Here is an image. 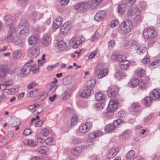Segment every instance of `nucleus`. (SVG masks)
I'll use <instances>...</instances> for the list:
<instances>
[{
	"label": "nucleus",
	"instance_id": "f257e3e1",
	"mask_svg": "<svg viewBox=\"0 0 160 160\" xmlns=\"http://www.w3.org/2000/svg\"><path fill=\"white\" fill-rule=\"evenodd\" d=\"M15 29H9L5 38L6 41L8 43H12L19 48H23L25 46V41L15 34Z\"/></svg>",
	"mask_w": 160,
	"mask_h": 160
},
{
	"label": "nucleus",
	"instance_id": "f03ea898",
	"mask_svg": "<svg viewBox=\"0 0 160 160\" xmlns=\"http://www.w3.org/2000/svg\"><path fill=\"white\" fill-rule=\"evenodd\" d=\"M133 27L132 21L127 19L121 22L118 27V31L121 34L125 35L130 32L132 30Z\"/></svg>",
	"mask_w": 160,
	"mask_h": 160
},
{
	"label": "nucleus",
	"instance_id": "7ed1b4c3",
	"mask_svg": "<svg viewBox=\"0 0 160 160\" xmlns=\"http://www.w3.org/2000/svg\"><path fill=\"white\" fill-rule=\"evenodd\" d=\"M29 27L28 22L24 18H22L15 31L21 36L27 35L29 33Z\"/></svg>",
	"mask_w": 160,
	"mask_h": 160
},
{
	"label": "nucleus",
	"instance_id": "20e7f679",
	"mask_svg": "<svg viewBox=\"0 0 160 160\" xmlns=\"http://www.w3.org/2000/svg\"><path fill=\"white\" fill-rule=\"evenodd\" d=\"M158 34L157 30L152 28H145L143 30V35L144 37L148 39L155 38Z\"/></svg>",
	"mask_w": 160,
	"mask_h": 160
},
{
	"label": "nucleus",
	"instance_id": "39448f33",
	"mask_svg": "<svg viewBox=\"0 0 160 160\" xmlns=\"http://www.w3.org/2000/svg\"><path fill=\"white\" fill-rule=\"evenodd\" d=\"M108 73L107 69L105 68L101 64H98L94 71V73L96 75L98 79H101L106 76Z\"/></svg>",
	"mask_w": 160,
	"mask_h": 160
},
{
	"label": "nucleus",
	"instance_id": "423d86ee",
	"mask_svg": "<svg viewBox=\"0 0 160 160\" xmlns=\"http://www.w3.org/2000/svg\"><path fill=\"white\" fill-rule=\"evenodd\" d=\"M142 12L137 6L134 5L130 6L127 10L126 16L129 18H132L133 16L141 14Z\"/></svg>",
	"mask_w": 160,
	"mask_h": 160
},
{
	"label": "nucleus",
	"instance_id": "0eeeda50",
	"mask_svg": "<svg viewBox=\"0 0 160 160\" xmlns=\"http://www.w3.org/2000/svg\"><path fill=\"white\" fill-rule=\"evenodd\" d=\"M118 102L117 101L114 100H111L107 109L108 114L110 113L111 115H113L114 111L118 108Z\"/></svg>",
	"mask_w": 160,
	"mask_h": 160
},
{
	"label": "nucleus",
	"instance_id": "6e6552de",
	"mask_svg": "<svg viewBox=\"0 0 160 160\" xmlns=\"http://www.w3.org/2000/svg\"><path fill=\"white\" fill-rule=\"evenodd\" d=\"M92 126V123L90 122L82 123L79 126V132L82 133H85L90 130Z\"/></svg>",
	"mask_w": 160,
	"mask_h": 160
},
{
	"label": "nucleus",
	"instance_id": "1a4fd4ad",
	"mask_svg": "<svg viewBox=\"0 0 160 160\" xmlns=\"http://www.w3.org/2000/svg\"><path fill=\"white\" fill-rule=\"evenodd\" d=\"M39 52V48L37 46H34L29 49L28 51V54L30 57L34 58L38 55Z\"/></svg>",
	"mask_w": 160,
	"mask_h": 160
},
{
	"label": "nucleus",
	"instance_id": "9d476101",
	"mask_svg": "<svg viewBox=\"0 0 160 160\" xmlns=\"http://www.w3.org/2000/svg\"><path fill=\"white\" fill-rule=\"evenodd\" d=\"M71 27L70 22H66L61 26L60 29V33L62 34L67 33L70 30Z\"/></svg>",
	"mask_w": 160,
	"mask_h": 160
},
{
	"label": "nucleus",
	"instance_id": "9b49d317",
	"mask_svg": "<svg viewBox=\"0 0 160 160\" xmlns=\"http://www.w3.org/2000/svg\"><path fill=\"white\" fill-rule=\"evenodd\" d=\"M14 18L10 15H7L4 18V21L6 27L10 28L13 24Z\"/></svg>",
	"mask_w": 160,
	"mask_h": 160
},
{
	"label": "nucleus",
	"instance_id": "f8f14e48",
	"mask_svg": "<svg viewBox=\"0 0 160 160\" xmlns=\"http://www.w3.org/2000/svg\"><path fill=\"white\" fill-rule=\"evenodd\" d=\"M118 89L115 86L109 87L107 90L108 96L111 98H113L116 96L118 93Z\"/></svg>",
	"mask_w": 160,
	"mask_h": 160
},
{
	"label": "nucleus",
	"instance_id": "ddd939ff",
	"mask_svg": "<svg viewBox=\"0 0 160 160\" xmlns=\"http://www.w3.org/2000/svg\"><path fill=\"white\" fill-rule=\"evenodd\" d=\"M43 16V13L35 11L32 14L30 19L33 23H35L36 21L39 20Z\"/></svg>",
	"mask_w": 160,
	"mask_h": 160
},
{
	"label": "nucleus",
	"instance_id": "4468645a",
	"mask_svg": "<svg viewBox=\"0 0 160 160\" xmlns=\"http://www.w3.org/2000/svg\"><path fill=\"white\" fill-rule=\"evenodd\" d=\"M106 12L103 10L98 11L94 16V18L97 21L99 22L103 20L106 17Z\"/></svg>",
	"mask_w": 160,
	"mask_h": 160
},
{
	"label": "nucleus",
	"instance_id": "2eb2a0df",
	"mask_svg": "<svg viewBox=\"0 0 160 160\" xmlns=\"http://www.w3.org/2000/svg\"><path fill=\"white\" fill-rule=\"evenodd\" d=\"M150 97L155 101L160 100V89L153 90L150 93Z\"/></svg>",
	"mask_w": 160,
	"mask_h": 160
},
{
	"label": "nucleus",
	"instance_id": "dca6fc26",
	"mask_svg": "<svg viewBox=\"0 0 160 160\" xmlns=\"http://www.w3.org/2000/svg\"><path fill=\"white\" fill-rule=\"evenodd\" d=\"M23 77H25L28 75L32 69L31 64L29 63L25 64L22 68Z\"/></svg>",
	"mask_w": 160,
	"mask_h": 160
},
{
	"label": "nucleus",
	"instance_id": "f3484780",
	"mask_svg": "<svg viewBox=\"0 0 160 160\" xmlns=\"http://www.w3.org/2000/svg\"><path fill=\"white\" fill-rule=\"evenodd\" d=\"M136 50L137 53L142 55L146 51V45L144 44H138L136 47Z\"/></svg>",
	"mask_w": 160,
	"mask_h": 160
},
{
	"label": "nucleus",
	"instance_id": "a211bd4d",
	"mask_svg": "<svg viewBox=\"0 0 160 160\" xmlns=\"http://www.w3.org/2000/svg\"><path fill=\"white\" fill-rule=\"evenodd\" d=\"M118 151V149L116 147L111 148L107 153V157L109 159L112 158L116 155Z\"/></svg>",
	"mask_w": 160,
	"mask_h": 160
},
{
	"label": "nucleus",
	"instance_id": "6ab92c4d",
	"mask_svg": "<svg viewBox=\"0 0 160 160\" xmlns=\"http://www.w3.org/2000/svg\"><path fill=\"white\" fill-rule=\"evenodd\" d=\"M23 144L31 147H35L37 145V142L33 139H26L23 142Z\"/></svg>",
	"mask_w": 160,
	"mask_h": 160
},
{
	"label": "nucleus",
	"instance_id": "aec40b11",
	"mask_svg": "<svg viewBox=\"0 0 160 160\" xmlns=\"http://www.w3.org/2000/svg\"><path fill=\"white\" fill-rule=\"evenodd\" d=\"M62 22V18L58 17H57L55 20L53 22L52 27L54 29H57L61 25Z\"/></svg>",
	"mask_w": 160,
	"mask_h": 160
},
{
	"label": "nucleus",
	"instance_id": "412c9836",
	"mask_svg": "<svg viewBox=\"0 0 160 160\" xmlns=\"http://www.w3.org/2000/svg\"><path fill=\"white\" fill-rule=\"evenodd\" d=\"M51 40V38L50 35L47 34H45L42 38V42L44 46H48L50 43Z\"/></svg>",
	"mask_w": 160,
	"mask_h": 160
},
{
	"label": "nucleus",
	"instance_id": "4be33fe9",
	"mask_svg": "<svg viewBox=\"0 0 160 160\" xmlns=\"http://www.w3.org/2000/svg\"><path fill=\"white\" fill-rule=\"evenodd\" d=\"M37 151L43 154H48L49 153L50 148L46 146H41L37 148Z\"/></svg>",
	"mask_w": 160,
	"mask_h": 160
},
{
	"label": "nucleus",
	"instance_id": "5701e85b",
	"mask_svg": "<svg viewBox=\"0 0 160 160\" xmlns=\"http://www.w3.org/2000/svg\"><path fill=\"white\" fill-rule=\"evenodd\" d=\"M103 132L100 130L90 132L89 134V137L91 139H94L102 135Z\"/></svg>",
	"mask_w": 160,
	"mask_h": 160
},
{
	"label": "nucleus",
	"instance_id": "b1692460",
	"mask_svg": "<svg viewBox=\"0 0 160 160\" xmlns=\"http://www.w3.org/2000/svg\"><path fill=\"white\" fill-rule=\"evenodd\" d=\"M58 49L60 51H63L67 47L65 42L63 40H61L58 42L57 44Z\"/></svg>",
	"mask_w": 160,
	"mask_h": 160
},
{
	"label": "nucleus",
	"instance_id": "393cba45",
	"mask_svg": "<svg viewBox=\"0 0 160 160\" xmlns=\"http://www.w3.org/2000/svg\"><path fill=\"white\" fill-rule=\"evenodd\" d=\"M73 80V77L69 75L63 78L62 83L64 85H68L71 83Z\"/></svg>",
	"mask_w": 160,
	"mask_h": 160
},
{
	"label": "nucleus",
	"instance_id": "a878e982",
	"mask_svg": "<svg viewBox=\"0 0 160 160\" xmlns=\"http://www.w3.org/2000/svg\"><path fill=\"white\" fill-rule=\"evenodd\" d=\"M115 128L112 124H108L105 127V132L106 133H111L115 129Z\"/></svg>",
	"mask_w": 160,
	"mask_h": 160
},
{
	"label": "nucleus",
	"instance_id": "bb28decb",
	"mask_svg": "<svg viewBox=\"0 0 160 160\" xmlns=\"http://www.w3.org/2000/svg\"><path fill=\"white\" fill-rule=\"evenodd\" d=\"M137 43L136 40L132 39L126 42L124 45L127 48H130L133 46L135 45Z\"/></svg>",
	"mask_w": 160,
	"mask_h": 160
},
{
	"label": "nucleus",
	"instance_id": "cd10ccee",
	"mask_svg": "<svg viewBox=\"0 0 160 160\" xmlns=\"http://www.w3.org/2000/svg\"><path fill=\"white\" fill-rule=\"evenodd\" d=\"M82 151V148L81 147H78L75 148L71 151V153L75 156H78L81 154Z\"/></svg>",
	"mask_w": 160,
	"mask_h": 160
},
{
	"label": "nucleus",
	"instance_id": "c85d7f7f",
	"mask_svg": "<svg viewBox=\"0 0 160 160\" xmlns=\"http://www.w3.org/2000/svg\"><path fill=\"white\" fill-rule=\"evenodd\" d=\"M103 0H92L90 5V7L92 9L96 8Z\"/></svg>",
	"mask_w": 160,
	"mask_h": 160
},
{
	"label": "nucleus",
	"instance_id": "c756f323",
	"mask_svg": "<svg viewBox=\"0 0 160 160\" xmlns=\"http://www.w3.org/2000/svg\"><path fill=\"white\" fill-rule=\"evenodd\" d=\"M95 99L97 101H103L105 98V96L104 95L102 92H97L95 94Z\"/></svg>",
	"mask_w": 160,
	"mask_h": 160
},
{
	"label": "nucleus",
	"instance_id": "7c9ffc66",
	"mask_svg": "<svg viewBox=\"0 0 160 160\" xmlns=\"http://www.w3.org/2000/svg\"><path fill=\"white\" fill-rule=\"evenodd\" d=\"M130 63V62L129 61L122 62H120L119 66L122 69L125 70L129 67Z\"/></svg>",
	"mask_w": 160,
	"mask_h": 160
},
{
	"label": "nucleus",
	"instance_id": "2f4dec72",
	"mask_svg": "<svg viewBox=\"0 0 160 160\" xmlns=\"http://www.w3.org/2000/svg\"><path fill=\"white\" fill-rule=\"evenodd\" d=\"M115 77L117 79L120 80L126 76V74L121 71H119L115 74Z\"/></svg>",
	"mask_w": 160,
	"mask_h": 160
},
{
	"label": "nucleus",
	"instance_id": "473e14b6",
	"mask_svg": "<svg viewBox=\"0 0 160 160\" xmlns=\"http://www.w3.org/2000/svg\"><path fill=\"white\" fill-rule=\"evenodd\" d=\"M55 81L52 82L49 84L50 90L52 92H55L57 88V86L56 85L55 83L58 82V80L55 78Z\"/></svg>",
	"mask_w": 160,
	"mask_h": 160
},
{
	"label": "nucleus",
	"instance_id": "72a5a7b5",
	"mask_svg": "<svg viewBox=\"0 0 160 160\" xmlns=\"http://www.w3.org/2000/svg\"><path fill=\"white\" fill-rule=\"evenodd\" d=\"M126 5L125 3H121L118 6V12L119 14L124 13L125 11Z\"/></svg>",
	"mask_w": 160,
	"mask_h": 160
},
{
	"label": "nucleus",
	"instance_id": "f704fd0d",
	"mask_svg": "<svg viewBox=\"0 0 160 160\" xmlns=\"http://www.w3.org/2000/svg\"><path fill=\"white\" fill-rule=\"evenodd\" d=\"M143 16L141 14L135 16L133 22L135 23H139L143 21Z\"/></svg>",
	"mask_w": 160,
	"mask_h": 160
},
{
	"label": "nucleus",
	"instance_id": "c9c22d12",
	"mask_svg": "<svg viewBox=\"0 0 160 160\" xmlns=\"http://www.w3.org/2000/svg\"><path fill=\"white\" fill-rule=\"evenodd\" d=\"M138 80L136 78L132 79L128 83V86L131 88L135 87L138 84Z\"/></svg>",
	"mask_w": 160,
	"mask_h": 160
},
{
	"label": "nucleus",
	"instance_id": "e433bc0d",
	"mask_svg": "<svg viewBox=\"0 0 160 160\" xmlns=\"http://www.w3.org/2000/svg\"><path fill=\"white\" fill-rule=\"evenodd\" d=\"M28 40L29 44L31 45H35L37 42L36 38L34 36H30L28 38Z\"/></svg>",
	"mask_w": 160,
	"mask_h": 160
},
{
	"label": "nucleus",
	"instance_id": "4c0bfd02",
	"mask_svg": "<svg viewBox=\"0 0 160 160\" xmlns=\"http://www.w3.org/2000/svg\"><path fill=\"white\" fill-rule=\"evenodd\" d=\"M80 12H82L85 11L89 6V4L86 2L79 3Z\"/></svg>",
	"mask_w": 160,
	"mask_h": 160
},
{
	"label": "nucleus",
	"instance_id": "58836bf2",
	"mask_svg": "<svg viewBox=\"0 0 160 160\" xmlns=\"http://www.w3.org/2000/svg\"><path fill=\"white\" fill-rule=\"evenodd\" d=\"M137 75L139 77H143L145 74V70L142 68H139L136 71Z\"/></svg>",
	"mask_w": 160,
	"mask_h": 160
},
{
	"label": "nucleus",
	"instance_id": "ea45409f",
	"mask_svg": "<svg viewBox=\"0 0 160 160\" xmlns=\"http://www.w3.org/2000/svg\"><path fill=\"white\" fill-rule=\"evenodd\" d=\"M141 104L138 102H135L131 104L130 107L132 109H135L137 111V112H139V110L138 109L141 107Z\"/></svg>",
	"mask_w": 160,
	"mask_h": 160
},
{
	"label": "nucleus",
	"instance_id": "a19ab883",
	"mask_svg": "<svg viewBox=\"0 0 160 160\" xmlns=\"http://www.w3.org/2000/svg\"><path fill=\"white\" fill-rule=\"evenodd\" d=\"M78 118L77 117L75 116H73L71 120V124L69 126L70 127H72V126L76 125L78 122Z\"/></svg>",
	"mask_w": 160,
	"mask_h": 160
},
{
	"label": "nucleus",
	"instance_id": "79ce46f5",
	"mask_svg": "<svg viewBox=\"0 0 160 160\" xmlns=\"http://www.w3.org/2000/svg\"><path fill=\"white\" fill-rule=\"evenodd\" d=\"M105 106L104 103H97L94 105V108L96 110L102 109Z\"/></svg>",
	"mask_w": 160,
	"mask_h": 160
},
{
	"label": "nucleus",
	"instance_id": "37998d69",
	"mask_svg": "<svg viewBox=\"0 0 160 160\" xmlns=\"http://www.w3.org/2000/svg\"><path fill=\"white\" fill-rule=\"evenodd\" d=\"M93 145V142L92 141H86L84 142V148L88 149L92 148Z\"/></svg>",
	"mask_w": 160,
	"mask_h": 160
},
{
	"label": "nucleus",
	"instance_id": "c03bdc74",
	"mask_svg": "<svg viewBox=\"0 0 160 160\" xmlns=\"http://www.w3.org/2000/svg\"><path fill=\"white\" fill-rule=\"evenodd\" d=\"M72 142L74 144H78L82 143L83 140L80 138L73 137L72 138Z\"/></svg>",
	"mask_w": 160,
	"mask_h": 160
},
{
	"label": "nucleus",
	"instance_id": "a18cd8bd",
	"mask_svg": "<svg viewBox=\"0 0 160 160\" xmlns=\"http://www.w3.org/2000/svg\"><path fill=\"white\" fill-rule=\"evenodd\" d=\"M134 155L135 152L134 151L131 150L127 153L126 155V158L128 159H131L134 158Z\"/></svg>",
	"mask_w": 160,
	"mask_h": 160
},
{
	"label": "nucleus",
	"instance_id": "49530a36",
	"mask_svg": "<svg viewBox=\"0 0 160 160\" xmlns=\"http://www.w3.org/2000/svg\"><path fill=\"white\" fill-rule=\"evenodd\" d=\"M96 83V81L94 79H91L87 82V87H91L92 89V87L95 85Z\"/></svg>",
	"mask_w": 160,
	"mask_h": 160
},
{
	"label": "nucleus",
	"instance_id": "de8ad7c7",
	"mask_svg": "<svg viewBox=\"0 0 160 160\" xmlns=\"http://www.w3.org/2000/svg\"><path fill=\"white\" fill-rule=\"evenodd\" d=\"M7 71L5 68L4 66H2L0 68V77H4L6 74Z\"/></svg>",
	"mask_w": 160,
	"mask_h": 160
},
{
	"label": "nucleus",
	"instance_id": "09e8293b",
	"mask_svg": "<svg viewBox=\"0 0 160 160\" xmlns=\"http://www.w3.org/2000/svg\"><path fill=\"white\" fill-rule=\"evenodd\" d=\"M144 104L145 106H148L151 105L152 102V100L148 97H146L144 99Z\"/></svg>",
	"mask_w": 160,
	"mask_h": 160
},
{
	"label": "nucleus",
	"instance_id": "8fccbe9b",
	"mask_svg": "<svg viewBox=\"0 0 160 160\" xmlns=\"http://www.w3.org/2000/svg\"><path fill=\"white\" fill-rule=\"evenodd\" d=\"M85 90L87 91L88 93V97L90 96L91 95H93L94 94V91L91 87H87L85 88Z\"/></svg>",
	"mask_w": 160,
	"mask_h": 160
},
{
	"label": "nucleus",
	"instance_id": "3c124183",
	"mask_svg": "<svg viewBox=\"0 0 160 160\" xmlns=\"http://www.w3.org/2000/svg\"><path fill=\"white\" fill-rule=\"evenodd\" d=\"M131 135V132L128 130L125 131L122 134V138H128Z\"/></svg>",
	"mask_w": 160,
	"mask_h": 160
},
{
	"label": "nucleus",
	"instance_id": "603ef678",
	"mask_svg": "<svg viewBox=\"0 0 160 160\" xmlns=\"http://www.w3.org/2000/svg\"><path fill=\"white\" fill-rule=\"evenodd\" d=\"M138 84L139 88L142 89H144L146 88V83L145 82L142 80H138Z\"/></svg>",
	"mask_w": 160,
	"mask_h": 160
},
{
	"label": "nucleus",
	"instance_id": "864d4df0",
	"mask_svg": "<svg viewBox=\"0 0 160 160\" xmlns=\"http://www.w3.org/2000/svg\"><path fill=\"white\" fill-rule=\"evenodd\" d=\"M119 23V21L118 19H115L112 21L110 23V27L113 28L117 26Z\"/></svg>",
	"mask_w": 160,
	"mask_h": 160
},
{
	"label": "nucleus",
	"instance_id": "5fc2aeb1",
	"mask_svg": "<svg viewBox=\"0 0 160 160\" xmlns=\"http://www.w3.org/2000/svg\"><path fill=\"white\" fill-rule=\"evenodd\" d=\"M160 63V60H157L151 63L149 65V67H150V68L152 69L154 68V67H153V66L157 67V66L159 65Z\"/></svg>",
	"mask_w": 160,
	"mask_h": 160
},
{
	"label": "nucleus",
	"instance_id": "6e6d98bb",
	"mask_svg": "<svg viewBox=\"0 0 160 160\" xmlns=\"http://www.w3.org/2000/svg\"><path fill=\"white\" fill-rule=\"evenodd\" d=\"M122 123V120L121 119H119L114 120L112 124L114 126L115 128L118 127Z\"/></svg>",
	"mask_w": 160,
	"mask_h": 160
},
{
	"label": "nucleus",
	"instance_id": "4d7b16f0",
	"mask_svg": "<svg viewBox=\"0 0 160 160\" xmlns=\"http://www.w3.org/2000/svg\"><path fill=\"white\" fill-rule=\"evenodd\" d=\"M99 33L97 32H95L91 36V40L92 42H94L97 40L99 38Z\"/></svg>",
	"mask_w": 160,
	"mask_h": 160
},
{
	"label": "nucleus",
	"instance_id": "13d9d810",
	"mask_svg": "<svg viewBox=\"0 0 160 160\" xmlns=\"http://www.w3.org/2000/svg\"><path fill=\"white\" fill-rule=\"evenodd\" d=\"M127 57L124 55H122V54L118 55V61L120 62H125V61H128L126 60Z\"/></svg>",
	"mask_w": 160,
	"mask_h": 160
},
{
	"label": "nucleus",
	"instance_id": "bf43d9fd",
	"mask_svg": "<svg viewBox=\"0 0 160 160\" xmlns=\"http://www.w3.org/2000/svg\"><path fill=\"white\" fill-rule=\"evenodd\" d=\"M14 72L16 73V75L18 77H23L22 72V69L20 68H17L15 69Z\"/></svg>",
	"mask_w": 160,
	"mask_h": 160
},
{
	"label": "nucleus",
	"instance_id": "052dcab7",
	"mask_svg": "<svg viewBox=\"0 0 160 160\" xmlns=\"http://www.w3.org/2000/svg\"><path fill=\"white\" fill-rule=\"evenodd\" d=\"M13 136V133L12 132H9L7 135H5L4 138L7 140L9 142L11 140Z\"/></svg>",
	"mask_w": 160,
	"mask_h": 160
},
{
	"label": "nucleus",
	"instance_id": "680f3d73",
	"mask_svg": "<svg viewBox=\"0 0 160 160\" xmlns=\"http://www.w3.org/2000/svg\"><path fill=\"white\" fill-rule=\"evenodd\" d=\"M21 55V52L19 50H18L13 52L12 54L13 57L15 58H19Z\"/></svg>",
	"mask_w": 160,
	"mask_h": 160
},
{
	"label": "nucleus",
	"instance_id": "e2e57ef3",
	"mask_svg": "<svg viewBox=\"0 0 160 160\" xmlns=\"http://www.w3.org/2000/svg\"><path fill=\"white\" fill-rule=\"evenodd\" d=\"M45 142L47 145H51L54 144L53 139L52 138H47L45 140Z\"/></svg>",
	"mask_w": 160,
	"mask_h": 160
},
{
	"label": "nucleus",
	"instance_id": "0e129e2a",
	"mask_svg": "<svg viewBox=\"0 0 160 160\" xmlns=\"http://www.w3.org/2000/svg\"><path fill=\"white\" fill-rule=\"evenodd\" d=\"M49 132L48 129L46 128H42L41 131V134L44 137L47 136L48 135Z\"/></svg>",
	"mask_w": 160,
	"mask_h": 160
},
{
	"label": "nucleus",
	"instance_id": "69168bd1",
	"mask_svg": "<svg viewBox=\"0 0 160 160\" xmlns=\"http://www.w3.org/2000/svg\"><path fill=\"white\" fill-rule=\"evenodd\" d=\"M81 43V41L79 40H76L75 42L73 43L72 47L73 48H76L79 46Z\"/></svg>",
	"mask_w": 160,
	"mask_h": 160
},
{
	"label": "nucleus",
	"instance_id": "338daca9",
	"mask_svg": "<svg viewBox=\"0 0 160 160\" xmlns=\"http://www.w3.org/2000/svg\"><path fill=\"white\" fill-rule=\"evenodd\" d=\"M108 48L110 49L112 48L115 46V43L114 40H111L109 41L108 43Z\"/></svg>",
	"mask_w": 160,
	"mask_h": 160
},
{
	"label": "nucleus",
	"instance_id": "774afa93",
	"mask_svg": "<svg viewBox=\"0 0 160 160\" xmlns=\"http://www.w3.org/2000/svg\"><path fill=\"white\" fill-rule=\"evenodd\" d=\"M87 94L88 93L87 91H86L84 89L83 91L81 92L80 96L81 97L83 98H87L88 97Z\"/></svg>",
	"mask_w": 160,
	"mask_h": 160
}]
</instances>
